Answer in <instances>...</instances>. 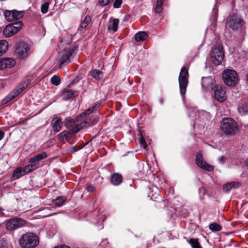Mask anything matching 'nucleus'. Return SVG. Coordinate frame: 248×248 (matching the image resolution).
Returning <instances> with one entry per match:
<instances>
[{"mask_svg": "<svg viewBox=\"0 0 248 248\" xmlns=\"http://www.w3.org/2000/svg\"><path fill=\"white\" fill-rule=\"evenodd\" d=\"M243 24V20L236 16H230L228 18V25L233 30H240Z\"/></svg>", "mask_w": 248, "mask_h": 248, "instance_id": "10", "label": "nucleus"}, {"mask_svg": "<svg viewBox=\"0 0 248 248\" xmlns=\"http://www.w3.org/2000/svg\"><path fill=\"white\" fill-rule=\"evenodd\" d=\"M148 37V34L145 31H140L135 35V40L138 41H143Z\"/></svg>", "mask_w": 248, "mask_h": 248, "instance_id": "26", "label": "nucleus"}, {"mask_svg": "<svg viewBox=\"0 0 248 248\" xmlns=\"http://www.w3.org/2000/svg\"><path fill=\"white\" fill-rule=\"evenodd\" d=\"M214 89V97L215 99L220 102H224L227 99L225 88L219 85H216Z\"/></svg>", "mask_w": 248, "mask_h": 248, "instance_id": "13", "label": "nucleus"}, {"mask_svg": "<svg viewBox=\"0 0 248 248\" xmlns=\"http://www.w3.org/2000/svg\"><path fill=\"white\" fill-rule=\"evenodd\" d=\"M54 248H71L70 247L66 246V245H61V246L55 247Z\"/></svg>", "mask_w": 248, "mask_h": 248, "instance_id": "46", "label": "nucleus"}, {"mask_svg": "<svg viewBox=\"0 0 248 248\" xmlns=\"http://www.w3.org/2000/svg\"><path fill=\"white\" fill-rule=\"evenodd\" d=\"M66 198L63 196L58 197L53 200L52 202L56 206H61L66 201Z\"/></svg>", "mask_w": 248, "mask_h": 248, "instance_id": "29", "label": "nucleus"}, {"mask_svg": "<svg viewBox=\"0 0 248 248\" xmlns=\"http://www.w3.org/2000/svg\"><path fill=\"white\" fill-rule=\"evenodd\" d=\"M215 81L214 79L211 77L202 78V88L206 91L210 89H214L216 86L215 85Z\"/></svg>", "mask_w": 248, "mask_h": 248, "instance_id": "15", "label": "nucleus"}, {"mask_svg": "<svg viewBox=\"0 0 248 248\" xmlns=\"http://www.w3.org/2000/svg\"><path fill=\"white\" fill-rule=\"evenodd\" d=\"M110 0H99V2L102 6H106L109 3Z\"/></svg>", "mask_w": 248, "mask_h": 248, "instance_id": "42", "label": "nucleus"}, {"mask_svg": "<svg viewBox=\"0 0 248 248\" xmlns=\"http://www.w3.org/2000/svg\"><path fill=\"white\" fill-rule=\"evenodd\" d=\"M164 0H157L156 2V6L155 8V12L157 13H160L162 12L163 8Z\"/></svg>", "mask_w": 248, "mask_h": 248, "instance_id": "34", "label": "nucleus"}, {"mask_svg": "<svg viewBox=\"0 0 248 248\" xmlns=\"http://www.w3.org/2000/svg\"><path fill=\"white\" fill-rule=\"evenodd\" d=\"M79 131V129H76L75 126L73 127L72 129L68 130V131H63L60 133L58 135V139L59 140H62L65 138H67L70 136V135L73 134L74 133H77Z\"/></svg>", "mask_w": 248, "mask_h": 248, "instance_id": "18", "label": "nucleus"}, {"mask_svg": "<svg viewBox=\"0 0 248 248\" xmlns=\"http://www.w3.org/2000/svg\"><path fill=\"white\" fill-rule=\"evenodd\" d=\"M51 125L55 132H59L62 126V122L61 119L56 117L52 120Z\"/></svg>", "mask_w": 248, "mask_h": 248, "instance_id": "17", "label": "nucleus"}, {"mask_svg": "<svg viewBox=\"0 0 248 248\" xmlns=\"http://www.w3.org/2000/svg\"><path fill=\"white\" fill-rule=\"evenodd\" d=\"M51 81L52 84L57 86L60 84L61 79L58 76L55 75L51 78Z\"/></svg>", "mask_w": 248, "mask_h": 248, "instance_id": "37", "label": "nucleus"}, {"mask_svg": "<svg viewBox=\"0 0 248 248\" xmlns=\"http://www.w3.org/2000/svg\"><path fill=\"white\" fill-rule=\"evenodd\" d=\"M91 76L96 79H100L103 76L102 72L98 70H94L93 71L90 72Z\"/></svg>", "mask_w": 248, "mask_h": 248, "instance_id": "30", "label": "nucleus"}, {"mask_svg": "<svg viewBox=\"0 0 248 248\" xmlns=\"http://www.w3.org/2000/svg\"><path fill=\"white\" fill-rule=\"evenodd\" d=\"M97 107V105L93 106L92 108H90L89 109H86L85 111H84L82 113H81L80 115L78 116L77 118L76 121L77 122H80L82 120V117H85L87 115H90L92 113L95 108Z\"/></svg>", "mask_w": 248, "mask_h": 248, "instance_id": "24", "label": "nucleus"}, {"mask_svg": "<svg viewBox=\"0 0 248 248\" xmlns=\"http://www.w3.org/2000/svg\"><path fill=\"white\" fill-rule=\"evenodd\" d=\"M23 23L21 21H17L7 25L3 30V34L8 37L17 33L21 28Z\"/></svg>", "mask_w": 248, "mask_h": 248, "instance_id": "9", "label": "nucleus"}, {"mask_svg": "<svg viewBox=\"0 0 248 248\" xmlns=\"http://www.w3.org/2000/svg\"><path fill=\"white\" fill-rule=\"evenodd\" d=\"M38 236L32 232H28L22 235L19 239V243L22 248H34L39 244Z\"/></svg>", "mask_w": 248, "mask_h": 248, "instance_id": "1", "label": "nucleus"}, {"mask_svg": "<svg viewBox=\"0 0 248 248\" xmlns=\"http://www.w3.org/2000/svg\"><path fill=\"white\" fill-rule=\"evenodd\" d=\"M31 80L27 79L23 83L20 84L16 89L11 92L6 97L3 98L1 101V104L5 105L8 102L14 99L17 95L22 93L30 83Z\"/></svg>", "mask_w": 248, "mask_h": 248, "instance_id": "5", "label": "nucleus"}, {"mask_svg": "<svg viewBox=\"0 0 248 248\" xmlns=\"http://www.w3.org/2000/svg\"><path fill=\"white\" fill-rule=\"evenodd\" d=\"M188 242L190 244L192 248H202L198 239L197 238H191Z\"/></svg>", "mask_w": 248, "mask_h": 248, "instance_id": "31", "label": "nucleus"}, {"mask_svg": "<svg viewBox=\"0 0 248 248\" xmlns=\"http://www.w3.org/2000/svg\"><path fill=\"white\" fill-rule=\"evenodd\" d=\"M30 47L25 42H18L16 44L15 53L19 58L28 57L30 53Z\"/></svg>", "mask_w": 248, "mask_h": 248, "instance_id": "8", "label": "nucleus"}, {"mask_svg": "<svg viewBox=\"0 0 248 248\" xmlns=\"http://www.w3.org/2000/svg\"><path fill=\"white\" fill-rule=\"evenodd\" d=\"M240 184L237 182H231L225 184L223 186V189L225 192H229L231 189L233 188L238 187Z\"/></svg>", "mask_w": 248, "mask_h": 248, "instance_id": "21", "label": "nucleus"}, {"mask_svg": "<svg viewBox=\"0 0 248 248\" xmlns=\"http://www.w3.org/2000/svg\"><path fill=\"white\" fill-rule=\"evenodd\" d=\"M220 128L226 135H232L237 132L238 126L237 123L231 118H224L220 123Z\"/></svg>", "mask_w": 248, "mask_h": 248, "instance_id": "2", "label": "nucleus"}, {"mask_svg": "<svg viewBox=\"0 0 248 248\" xmlns=\"http://www.w3.org/2000/svg\"><path fill=\"white\" fill-rule=\"evenodd\" d=\"M77 81H78V80L77 79H75L71 83H70L68 85V87L69 88L71 87L72 85H73L74 83L77 82Z\"/></svg>", "mask_w": 248, "mask_h": 248, "instance_id": "47", "label": "nucleus"}, {"mask_svg": "<svg viewBox=\"0 0 248 248\" xmlns=\"http://www.w3.org/2000/svg\"><path fill=\"white\" fill-rule=\"evenodd\" d=\"M91 121V120L89 119V120H86L84 122L81 123L78 125H77L76 126H75L76 129H79V131L83 129L84 128L90 126L89 122Z\"/></svg>", "mask_w": 248, "mask_h": 248, "instance_id": "35", "label": "nucleus"}, {"mask_svg": "<svg viewBox=\"0 0 248 248\" xmlns=\"http://www.w3.org/2000/svg\"><path fill=\"white\" fill-rule=\"evenodd\" d=\"M211 57L215 65L220 64L224 58L222 47L220 45L215 46L211 50Z\"/></svg>", "mask_w": 248, "mask_h": 248, "instance_id": "6", "label": "nucleus"}, {"mask_svg": "<svg viewBox=\"0 0 248 248\" xmlns=\"http://www.w3.org/2000/svg\"><path fill=\"white\" fill-rule=\"evenodd\" d=\"M8 43L4 40H0V56L4 54L8 50Z\"/></svg>", "mask_w": 248, "mask_h": 248, "instance_id": "28", "label": "nucleus"}, {"mask_svg": "<svg viewBox=\"0 0 248 248\" xmlns=\"http://www.w3.org/2000/svg\"><path fill=\"white\" fill-rule=\"evenodd\" d=\"M246 165L247 166V167L248 168V159H247L246 162Z\"/></svg>", "mask_w": 248, "mask_h": 248, "instance_id": "51", "label": "nucleus"}, {"mask_svg": "<svg viewBox=\"0 0 248 248\" xmlns=\"http://www.w3.org/2000/svg\"><path fill=\"white\" fill-rule=\"evenodd\" d=\"M196 163L199 167L203 170L208 171H211L213 170V167L208 164L203 160L202 154L201 153H197L196 155Z\"/></svg>", "mask_w": 248, "mask_h": 248, "instance_id": "14", "label": "nucleus"}, {"mask_svg": "<svg viewBox=\"0 0 248 248\" xmlns=\"http://www.w3.org/2000/svg\"><path fill=\"white\" fill-rule=\"evenodd\" d=\"M29 168H30V167H29V165L26 166L24 167V168L23 169V171H24L25 174L31 172V171H32L31 170V169H30Z\"/></svg>", "mask_w": 248, "mask_h": 248, "instance_id": "43", "label": "nucleus"}, {"mask_svg": "<svg viewBox=\"0 0 248 248\" xmlns=\"http://www.w3.org/2000/svg\"><path fill=\"white\" fill-rule=\"evenodd\" d=\"M188 73L187 69L183 67L181 69L179 77V84L180 92L181 95H185L188 84Z\"/></svg>", "mask_w": 248, "mask_h": 248, "instance_id": "7", "label": "nucleus"}, {"mask_svg": "<svg viewBox=\"0 0 248 248\" xmlns=\"http://www.w3.org/2000/svg\"><path fill=\"white\" fill-rule=\"evenodd\" d=\"M209 229L212 231L217 232L221 230V227L219 224L214 223L210 224Z\"/></svg>", "mask_w": 248, "mask_h": 248, "instance_id": "36", "label": "nucleus"}, {"mask_svg": "<svg viewBox=\"0 0 248 248\" xmlns=\"http://www.w3.org/2000/svg\"><path fill=\"white\" fill-rule=\"evenodd\" d=\"M111 181L113 185L117 186L122 182V176L118 173H115L111 176Z\"/></svg>", "mask_w": 248, "mask_h": 248, "instance_id": "25", "label": "nucleus"}, {"mask_svg": "<svg viewBox=\"0 0 248 248\" xmlns=\"http://www.w3.org/2000/svg\"><path fill=\"white\" fill-rule=\"evenodd\" d=\"M25 174L23 170H22L20 168L16 169L14 172L13 175V177L14 179H18L20 177L24 175Z\"/></svg>", "mask_w": 248, "mask_h": 248, "instance_id": "32", "label": "nucleus"}, {"mask_svg": "<svg viewBox=\"0 0 248 248\" xmlns=\"http://www.w3.org/2000/svg\"><path fill=\"white\" fill-rule=\"evenodd\" d=\"M36 163H31V164L29 165L30 167V169H31V170H35L36 168Z\"/></svg>", "mask_w": 248, "mask_h": 248, "instance_id": "44", "label": "nucleus"}, {"mask_svg": "<svg viewBox=\"0 0 248 248\" xmlns=\"http://www.w3.org/2000/svg\"><path fill=\"white\" fill-rule=\"evenodd\" d=\"M48 6H49L48 2H46L44 4H42L41 5V12L44 14H46L47 12Z\"/></svg>", "mask_w": 248, "mask_h": 248, "instance_id": "38", "label": "nucleus"}, {"mask_svg": "<svg viewBox=\"0 0 248 248\" xmlns=\"http://www.w3.org/2000/svg\"><path fill=\"white\" fill-rule=\"evenodd\" d=\"M224 157L223 156H221L219 159V161L221 162V163H223V161L224 160Z\"/></svg>", "mask_w": 248, "mask_h": 248, "instance_id": "49", "label": "nucleus"}, {"mask_svg": "<svg viewBox=\"0 0 248 248\" xmlns=\"http://www.w3.org/2000/svg\"><path fill=\"white\" fill-rule=\"evenodd\" d=\"M2 213V210L0 208V214Z\"/></svg>", "mask_w": 248, "mask_h": 248, "instance_id": "53", "label": "nucleus"}, {"mask_svg": "<svg viewBox=\"0 0 248 248\" xmlns=\"http://www.w3.org/2000/svg\"><path fill=\"white\" fill-rule=\"evenodd\" d=\"M141 138L140 139V145L143 147V148L145 149L146 148L147 145L146 143V141L144 138L142 136L141 134L140 133Z\"/></svg>", "mask_w": 248, "mask_h": 248, "instance_id": "39", "label": "nucleus"}, {"mask_svg": "<svg viewBox=\"0 0 248 248\" xmlns=\"http://www.w3.org/2000/svg\"><path fill=\"white\" fill-rule=\"evenodd\" d=\"M47 157V154L45 152L37 154L36 156L30 159L29 162L31 163H36L44 159Z\"/></svg>", "mask_w": 248, "mask_h": 248, "instance_id": "20", "label": "nucleus"}, {"mask_svg": "<svg viewBox=\"0 0 248 248\" xmlns=\"http://www.w3.org/2000/svg\"><path fill=\"white\" fill-rule=\"evenodd\" d=\"M78 93L75 91H70L68 89H65L62 93V96L64 99H68L73 97L78 96Z\"/></svg>", "mask_w": 248, "mask_h": 248, "instance_id": "22", "label": "nucleus"}, {"mask_svg": "<svg viewBox=\"0 0 248 248\" xmlns=\"http://www.w3.org/2000/svg\"><path fill=\"white\" fill-rule=\"evenodd\" d=\"M119 23V20L116 18L109 20L108 26V30H112L113 31H116L117 30Z\"/></svg>", "mask_w": 248, "mask_h": 248, "instance_id": "23", "label": "nucleus"}, {"mask_svg": "<svg viewBox=\"0 0 248 248\" xmlns=\"http://www.w3.org/2000/svg\"><path fill=\"white\" fill-rule=\"evenodd\" d=\"M224 83L229 86H234L238 81V77L236 71L231 69H226L222 73Z\"/></svg>", "mask_w": 248, "mask_h": 248, "instance_id": "4", "label": "nucleus"}, {"mask_svg": "<svg viewBox=\"0 0 248 248\" xmlns=\"http://www.w3.org/2000/svg\"><path fill=\"white\" fill-rule=\"evenodd\" d=\"M160 102L161 104H162L163 103V100L162 99H161L160 100Z\"/></svg>", "mask_w": 248, "mask_h": 248, "instance_id": "52", "label": "nucleus"}, {"mask_svg": "<svg viewBox=\"0 0 248 248\" xmlns=\"http://www.w3.org/2000/svg\"><path fill=\"white\" fill-rule=\"evenodd\" d=\"M4 15L6 20L11 22L18 20L22 17L24 16V12L16 10L6 11L4 13Z\"/></svg>", "mask_w": 248, "mask_h": 248, "instance_id": "12", "label": "nucleus"}, {"mask_svg": "<svg viewBox=\"0 0 248 248\" xmlns=\"http://www.w3.org/2000/svg\"><path fill=\"white\" fill-rule=\"evenodd\" d=\"M26 221L20 218H14L9 219L6 223L7 230H16L25 225Z\"/></svg>", "mask_w": 248, "mask_h": 248, "instance_id": "11", "label": "nucleus"}, {"mask_svg": "<svg viewBox=\"0 0 248 248\" xmlns=\"http://www.w3.org/2000/svg\"><path fill=\"white\" fill-rule=\"evenodd\" d=\"M92 20V18L89 16H86L83 21H81L78 31L80 33L84 32V30L88 26Z\"/></svg>", "mask_w": 248, "mask_h": 248, "instance_id": "19", "label": "nucleus"}, {"mask_svg": "<svg viewBox=\"0 0 248 248\" xmlns=\"http://www.w3.org/2000/svg\"><path fill=\"white\" fill-rule=\"evenodd\" d=\"M93 188H93V187L92 186H89L87 187V189L88 192H92V191H93Z\"/></svg>", "mask_w": 248, "mask_h": 248, "instance_id": "45", "label": "nucleus"}, {"mask_svg": "<svg viewBox=\"0 0 248 248\" xmlns=\"http://www.w3.org/2000/svg\"><path fill=\"white\" fill-rule=\"evenodd\" d=\"M238 111L242 115L248 114V103H244L240 105L238 107Z\"/></svg>", "mask_w": 248, "mask_h": 248, "instance_id": "27", "label": "nucleus"}, {"mask_svg": "<svg viewBox=\"0 0 248 248\" xmlns=\"http://www.w3.org/2000/svg\"><path fill=\"white\" fill-rule=\"evenodd\" d=\"M7 243L4 239H2L0 240V248H7Z\"/></svg>", "mask_w": 248, "mask_h": 248, "instance_id": "40", "label": "nucleus"}, {"mask_svg": "<svg viewBox=\"0 0 248 248\" xmlns=\"http://www.w3.org/2000/svg\"><path fill=\"white\" fill-rule=\"evenodd\" d=\"M4 135V132L2 131H0V140L3 139Z\"/></svg>", "mask_w": 248, "mask_h": 248, "instance_id": "48", "label": "nucleus"}, {"mask_svg": "<svg viewBox=\"0 0 248 248\" xmlns=\"http://www.w3.org/2000/svg\"><path fill=\"white\" fill-rule=\"evenodd\" d=\"M75 121L70 117L66 118L64 121V125L67 128H70L74 126Z\"/></svg>", "mask_w": 248, "mask_h": 248, "instance_id": "33", "label": "nucleus"}, {"mask_svg": "<svg viewBox=\"0 0 248 248\" xmlns=\"http://www.w3.org/2000/svg\"><path fill=\"white\" fill-rule=\"evenodd\" d=\"M122 3V0H115L113 3V6L116 8H118L120 7Z\"/></svg>", "mask_w": 248, "mask_h": 248, "instance_id": "41", "label": "nucleus"}, {"mask_svg": "<svg viewBox=\"0 0 248 248\" xmlns=\"http://www.w3.org/2000/svg\"><path fill=\"white\" fill-rule=\"evenodd\" d=\"M77 50L78 47L76 46L72 48H70L69 45L66 46L64 49L62 56L61 58L60 67L62 68L69 63L73 58L74 55L76 54Z\"/></svg>", "mask_w": 248, "mask_h": 248, "instance_id": "3", "label": "nucleus"}, {"mask_svg": "<svg viewBox=\"0 0 248 248\" xmlns=\"http://www.w3.org/2000/svg\"><path fill=\"white\" fill-rule=\"evenodd\" d=\"M72 148L74 152H76L78 150L77 147L76 146H73L72 147Z\"/></svg>", "mask_w": 248, "mask_h": 248, "instance_id": "50", "label": "nucleus"}, {"mask_svg": "<svg viewBox=\"0 0 248 248\" xmlns=\"http://www.w3.org/2000/svg\"><path fill=\"white\" fill-rule=\"evenodd\" d=\"M16 61L13 59H0V70L12 68L16 64Z\"/></svg>", "mask_w": 248, "mask_h": 248, "instance_id": "16", "label": "nucleus"}]
</instances>
